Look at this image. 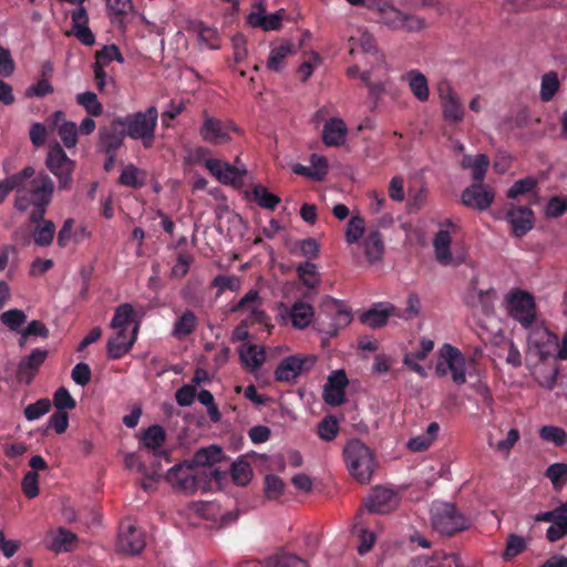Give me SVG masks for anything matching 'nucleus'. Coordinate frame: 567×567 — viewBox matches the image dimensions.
<instances>
[{
  "label": "nucleus",
  "instance_id": "f3484780",
  "mask_svg": "<svg viewBox=\"0 0 567 567\" xmlns=\"http://www.w3.org/2000/svg\"><path fill=\"white\" fill-rule=\"evenodd\" d=\"M399 502L400 497L393 489L378 486L370 494L365 507L371 513L386 514L395 509Z\"/></svg>",
  "mask_w": 567,
  "mask_h": 567
},
{
  "label": "nucleus",
  "instance_id": "7ed1b4c3",
  "mask_svg": "<svg viewBox=\"0 0 567 567\" xmlns=\"http://www.w3.org/2000/svg\"><path fill=\"white\" fill-rule=\"evenodd\" d=\"M431 524L434 530L445 536H453L470 527L468 518L453 503H433Z\"/></svg>",
  "mask_w": 567,
  "mask_h": 567
},
{
  "label": "nucleus",
  "instance_id": "423d86ee",
  "mask_svg": "<svg viewBox=\"0 0 567 567\" xmlns=\"http://www.w3.org/2000/svg\"><path fill=\"white\" fill-rule=\"evenodd\" d=\"M451 372L455 384L461 385L466 382V359L464 354L454 346L445 343L440 349V358L435 367V373L442 378Z\"/></svg>",
  "mask_w": 567,
  "mask_h": 567
},
{
  "label": "nucleus",
  "instance_id": "37998d69",
  "mask_svg": "<svg viewBox=\"0 0 567 567\" xmlns=\"http://www.w3.org/2000/svg\"><path fill=\"white\" fill-rule=\"evenodd\" d=\"M436 92L443 106H461L458 95L449 80H440L436 84Z\"/></svg>",
  "mask_w": 567,
  "mask_h": 567
},
{
  "label": "nucleus",
  "instance_id": "a19ab883",
  "mask_svg": "<svg viewBox=\"0 0 567 567\" xmlns=\"http://www.w3.org/2000/svg\"><path fill=\"white\" fill-rule=\"evenodd\" d=\"M425 561L426 567H462L458 554L436 553L430 558H419V561Z\"/></svg>",
  "mask_w": 567,
  "mask_h": 567
},
{
  "label": "nucleus",
  "instance_id": "79ce46f5",
  "mask_svg": "<svg viewBox=\"0 0 567 567\" xmlns=\"http://www.w3.org/2000/svg\"><path fill=\"white\" fill-rule=\"evenodd\" d=\"M299 280L308 288L313 289L320 282V276L317 266L310 261L300 264L297 267Z\"/></svg>",
  "mask_w": 567,
  "mask_h": 567
},
{
  "label": "nucleus",
  "instance_id": "9d476101",
  "mask_svg": "<svg viewBox=\"0 0 567 567\" xmlns=\"http://www.w3.org/2000/svg\"><path fill=\"white\" fill-rule=\"evenodd\" d=\"M239 128L229 121L210 117L205 114L204 123L199 130L202 138L213 145H223L230 141V133Z\"/></svg>",
  "mask_w": 567,
  "mask_h": 567
},
{
  "label": "nucleus",
  "instance_id": "a878e982",
  "mask_svg": "<svg viewBox=\"0 0 567 567\" xmlns=\"http://www.w3.org/2000/svg\"><path fill=\"white\" fill-rule=\"evenodd\" d=\"M198 323V318L194 311L187 309L175 320L172 336L177 340H184L196 331Z\"/></svg>",
  "mask_w": 567,
  "mask_h": 567
},
{
  "label": "nucleus",
  "instance_id": "4468645a",
  "mask_svg": "<svg viewBox=\"0 0 567 567\" xmlns=\"http://www.w3.org/2000/svg\"><path fill=\"white\" fill-rule=\"evenodd\" d=\"M461 198L464 206L483 212L494 202L495 193L483 183H473L463 190Z\"/></svg>",
  "mask_w": 567,
  "mask_h": 567
},
{
  "label": "nucleus",
  "instance_id": "680f3d73",
  "mask_svg": "<svg viewBox=\"0 0 567 567\" xmlns=\"http://www.w3.org/2000/svg\"><path fill=\"white\" fill-rule=\"evenodd\" d=\"M240 358L246 365L256 369L262 364L265 354L257 346H249L245 351H241Z\"/></svg>",
  "mask_w": 567,
  "mask_h": 567
},
{
  "label": "nucleus",
  "instance_id": "8fccbe9b",
  "mask_svg": "<svg viewBox=\"0 0 567 567\" xmlns=\"http://www.w3.org/2000/svg\"><path fill=\"white\" fill-rule=\"evenodd\" d=\"M539 436L546 442H553L556 446H563L567 443V433L564 429L545 425L539 430Z\"/></svg>",
  "mask_w": 567,
  "mask_h": 567
},
{
  "label": "nucleus",
  "instance_id": "a18cd8bd",
  "mask_svg": "<svg viewBox=\"0 0 567 567\" xmlns=\"http://www.w3.org/2000/svg\"><path fill=\"white\" fill-rule=\"evenodd\" d=\"M350 52L353 54L358 49H361L364 53H371L378 55L375 39L371 33L363 32L359 38H350Z\"/></svg>",
  "mask_w": 567,
  "mask_h": 567
},
{
  "label": "nucleus",
  "instance_id": "4d7b16f0",
  "mask_svg": "<svg viewBox=\"0 0 567 567\" xmlns=\"http://www.w3.org/2000/svg\"><path fill=\"white\" fill-rule=\"evenodd\" d=\"M53 404L56 411L73 410L76 406V401L70 394L69 390L64 386L59 388L53 394Z\"/></svg>",
  "mask_w": 567,
  "mask_h": 567
},
{
  "label": "nucleus",
  "instance_id": "13d9d810",
  "mask_svg": "<svg viewBox=\"0 0 567 567\" xmlns=\"http://www.w3.org/2000/svg\"><path fill=\"white\" fill-rule=\"evenodd\" d=\"M212 287L218 288L217 297L226 290L236 291L240 287V280L236 276L218 275L212 281Z\"/></svg>",
  "mask_w": 567,
  "mask_h": 567
},
{
  "label": "nucleus",
  "instance_id": "0eeeda50",
  "mask_svg": "<svg viewBox=\"0 0 567 567\" xmlns=\"http://www.w3.org/2000/svg\"><path fill=\"white\" fill-rule=\"evenodd\" d=\"M45 165L48 169L58 178L60 189H69L71 187L75 162L69 158L63 147L59 143H54L49 146Z\"/></svg>",
  "mask_w": 567,
  "mask_h": 567
},
{
  "label": "nucleus",
  "instance_id": "58836bf2",
  "mask_svg": "<svg viewBox=\"0 0 567 567\" xmlns=\"http://www.w3.org/2000/svg\"><path fill=\"white\" fill-rule=\"evenodd\" d=\"M35 174V169L32 166H27L22 171L17 174H13L6 179L11 185L13 190H16V195H21L25 192L29 184L32 181V177Z\"/></svg>",
  "mask_w": 567,
  "mask_h": 567
},
{
  "label": "nucleus",
  "instance_id": "dca6fc26",
  "mask_svg": "<svg viewBox=\"0 0 567 567\" xmlns=\"http://www.w3.org/2000/svg\"><path fill=\"white\" fill-rule=\"evenodd\" d=\"M146 545L145 534L131 523L122 524L117 540V547L121 551L128 555H138Z\"/></svg>",
  "mask_w": 567,
  "mask_h": 567
},
{
  "label": "nucleus",
  "instance_id": "9b49d317",
  "mask_svg": "<svg viewBox=\"0 0 567 567\" xmlns=\"http://www.w3.org/2000/svg\"><path fill=\"white\" fill-rule=\"evenodd\" d=\"M326 307L331 312V315H326V319L329 321L326 322V320H323L320 316L317 321V329L320 333H323L329 338H333L338 334L341 328L348 326L351 322L352 316L351 312L346 310L343 306L337 300H331V302Z\"/></svg>",
  "mask_w": 567,
  "mask_h": 567
},
{
  "label": "nucleus",
  "instance_id": "f03ea898",
  "mask_svg": "<svg viewBox=\"0 0 567 567\" xmlns=\"http://www.w3.org/2000/svg\"><path fill=\"white\" fill-rule=\"evenodd\" d=\"M157 109H146L145 112H136L124 117H117L126 136L132 140H140L144 148H151L155 140L157 126Z\"/></svg>",
  "mask_w": 567,
  "mask_h": 567
},
{
  "label": "nucleus",
  "instance_id": "c03bdc74",
  "mask_svg": "<svg viewBox=\"0 0 567 567\" xmlns=\"http://www.w3.org/2000/svg\"><path fill=\"white\" fill-rule=\"evenodd\" d=\"M538 186L537 178L533 176H528L526 178H522L516 181L511 188L507 190V197L511 199H515L520 195L529 194L536 190Z\"/></svg>",
  "mask_w": 567,
  "mask_h": 567
},
{
  "label": "nucleus",
  "instance_id": "473e14b6",
  "mask_svg": "<svg viewBox=\"0 0 567 567\" xmlns=\"http://www.w3.org/2000/svg\"><path fill=\"white\" fill-rule=\"evenodd\" d=\"M315 316V311L311 305L305 301H296L290 311V318L293 327L298 329L307 328Z\"/></svg>",
  "mask_w": 567,
  "mask_h": 567
},
{
  "label": "nucleus",
  "instance_id": "aec40b11",
  "mask_svg": "<svg viewBox=\"0 0 567 567\" xmlns=\"http://www.w3.org/2000/svg\"><path fill=\"white\" fill-rule=\"evenodd\" d=\"M206 168L223 184L237 185L241 182L244 171L219 159H207Z\"/></svg>",
  "mask_w": 567,
  "mask_h": 567
},
{
  "label": "nucleus",
  "instance_id": "e2e57ef3",
  "mask_svg": "<svg viewBox=\"0 0 567 567\" xmlns=\"http://www.w3.org/2000/svg\"><path fill=\"white\" fill-rule=\"evenodd\" d=\"M463 118V109H443V120L445 122L444 134L453 133L454 128Z\"/></svg>",
  "mask_w": 567,
  "mask_h": 567
},
{
  "label": "nucleus",
  "instance_id": "0e129e2a",
  "mask_svg": "<svg viewBox=\"0 0 567 567\" xmlns=\"http://www.w3.org/2000/svg\"><path fill=\"white\" fill-rule=\"evenodd\" d=\"M22 492L28 498H34L39 495V475L37 472L29 471L22 478Z\"/></svg>",
  "mask_w": 567,
  "mask_h": 567
},
{
  "label": "nucleus",
  "instance_id": "6e6d98bb",
  "mask_svg": "<svg viewBox=\"0 0 567 567\" xmlns=\"http://www.w3.org/2000/svg\"><path fill=\"white\" fill-rule=\"evenodd\" d=\"M51 405L52 402L49 399H39L24 408V416L28 421L38 420L50 411Z\"/></svg>",
  "mask_w": 567,
  "mask_h": 567
},
{
  "label": "nucleus",
  "instance_id": "5fc2aeb1",
  "mask_svg": "<svg viewBox=\"0 0 567 567\" xmlns=\"http://www.w3.org/2000/svg\"><path fill=\"white\" fill-rule=\"evenodd\" d=\"M365 221L361 216L350 218L346 229V240L348 244L357 243L364 234Z\"/></svg>",
  "mask_w": 567,
  "mask_h": 567
},
{
  "label": "nucleus",
  "instance_id": "864d4df0",
  "mask_svg": "<svg viewBox=\"0 0 567 567\" xmlns=\"http://www.w3.org/2000/svg\"><path fill=\"white\" fill-rule=\"evenodd\" d=\"M49 334H50L49 329L42 321L32 320L29 322L27 328L21 331L19 344L21 347H23L29 337H40V338L47 339L49 337Z\"/></svg>",
  "mask_w": 567,
  "mask_h": 567
},
{
  "label": "nucleus",
  "instance_id": "20e7f679",
  "mask_svg": "<svg viewBox=\"0 0 567 567\" xmlns=\"http://www.w3.org/2000/svg\"><path fill=\"white\" fill-rule=\"evenodd\" d=\"M505 307L511 318L525 329L533 326L537 317L535 298L528 291L513 289L505 296Z\"/></svg>",
  "mask_w": 567,
  "mask_h": 567
},
{
  "label": "nucleus",
  "instance_id": "39448f33",
  "mask_svg": "<svg viewBox=\"0 0 567 567\" xmlns=\"http://www.w3.org/2000/svg\"><path fill=\"white\" fill-rule=\"evenodd\" d=\"M53 192L54 183L48 174H34L25 192L21 195H16L14 207L20 212H25L31 204H38L41 200L51 203Z\"/></svg>",
  "mask_w": 567,
  "mask_h": 567
},
{
  "label": "nucleus",
  "instance_id": "bf43d9fd",
  "mask_svg": "<svg viewBox=\"0 0 567 567\" xmlns=\"http://www.w3.org/2000/svg\"><path fill=\"white\" fill-rule=\"evenodd\" d=\"M526 548V543L523 537L511 534L507 538L506 548L504 551V559L511 560L522 554Z\"/></svg>",
  "mask_w": 567,
  "mask_h": 567
},
{
  "label": "nucleus",
  "instance_id": "412c9836",
  "mask_svg": "<svg viewBox=\"0 0 567 567\" xmlns=\"http://www.w3.org/2000/svg\"><path fill=\"white\" fill-rule=\"evenodd\" d=\"M348 76L355 78L360 76L361 81L369 87V94L373 99V102L377 104L382 102L383 95L391 93V84L389 82H378L374 83L371 81V72L364 71L360 72L358 65H352L347 71Z\"/></svg>",
  "mask_w": 567,
  "mask_h": 567
},
{
  "label": "nucleus",
  "instance_id": "cd10ccee",
  "mask_svg": "<svg viewBox=\"0 0 567 567\" xmlns=\"http://www.w3.org/2000/svg\"><path fill=\"white\" fill-rule=\"evenodd\" d=\"M465 303L473 309L480 308L483 315L488 316L493 312L492 290L477 289L472 285Z\"/></svg>",
  "mask_w": 567,
  "mask_h": 567
},
{
  "label": "nucleus",
  "instance_id": "4be33fe9",
  "mask_svg": "<svg viewBox=\"0 0 567 567\" xmlns=\"http://www.w3.org/2000/svg\"><path fill=\"white\" fill-rule=\"evenodd\" d=\"M348 127L341 118L328 120L322 130V142L330 147H338L344 144Z\"/></svg>",
  "mask_w": 567,
  "mask_h": 567
},
{
  "label": "nucleus",
  "instance_id": "72a5a7b5",
  "mask_svg": "<svg viewBox=\"0 0 567 567\" xmlns=\"http://www.w3.org/2000/svg\"><path fill=\"white\" fill-rule=\"evenodd\" d=\"M146 173L145 171L136 167L133 164L126 165L120 177L118 184L130 188H141L145 185Z\"/></svg>",
  "mask_w": 567,
  "mask_h": 567
},
{
  "label": "nucleus",
  "instance_id": "2f4dec72",
  "mask_svg": "<svg viewBox=\"0 0 567 567\" xmlns=\"http://www.w3.org/2000/svg\"><path fill=\"white\" fill-rule=\"evenodd\" d=\"M451 243V234L445 229H441L433 239L435 257L441 265L446 266L452 261Z\"/></svg>",
  "mask_w": 567,
  "mask_h": 567
},
{
  "label": "nucleus",
  "instance_id": "c85d7f7f",
  "mask_svg": "<svg viewBox=\"0 0 567 567\" xmlns=\"http://www.w3.org/2000/svg\"><path fill=\"white\" fill-rule=\"evenodd\" d=\"M364 254L370 264L379 261L384 254V244L379 230L373 229L363 239Z\"/></svg>",
  "mask_w": 567,
  "mask_h": 567
},
{
  "label": "nucleus",
  "instance_id": "c756f323",
  "mask_svg": "<svg viewBox=\"0 0 567 567\" xmlns=\"http://www.w3.org/2000/svg\"><path fill=\"white\" fill-rule=\"evenodd\" d=\"M403 79L409 83L411 92L420 102H426L429 100V84L423 73L417 70H411L403 75Z\"/></svg>",
  "mask_w": 567,
  "mask_h": 567
},
{
  "label": "nucleus",
  "instance_id": "49530a36",
  "mask_svg": "<svg viewBox=\"0 0 567 567\" xmlns=\"http://www.w3.org/2000/svg\"><path fill=\"white\" fill-rule=\"evenodd\" d=\"M230 474L236 485H247L252 476V470L248 462L237 461L231 464Z\"/></svg>",
  "mask_w": 567,
  "mask_h": 567
},
{
  "label": "nucleus",
  "instance_id": "de8ad7c7",
  "mask_svg": "<svg viewBox=\"0 0 567 567\" xmlns=\"http://www.w3.org/2000/svg\"><path fill=\"white\" fill-rule=\"evenodd\" d=\"M559 89L557 73L548 72L543 75L540 85V97L544 102H549Z\"/></svg>",
  "mask_w": 567,
  "mask_h": 567
},
{
  "label": "nucleus",
  "instance_id": "bb28decb",
  "mask_svg": "<svg viewBox=\"0 0 567 567\" xmlns=\"http://www.w3.org/2000/svg\"><path fill=\"white\" fill-rule=\"evenodd\" d=\"M284 18H285V10L280 9L275 13H270V14L266 13L264 17L248 14L246 18V22L251 28H258L265 32L278 31L282 27Z\"/></svg>",
  "mask_w": 567,
  "mask_h": 567
},
{
  "label": "nucleus",
  "instance_id": "ea45409f",
  "mask_svg": "<svg viewBox=\"0 0 567 567\" xmlns=\"http://www.w3.org/2000/svg\"><path fill=\"white\" fill-rule=\"evenodd\" d=\"M254 200L265 209L275 210L278 204L281 202L280 198L270 193L265 186L256 185L251 190Z\"/></svg>",
  "mask_w": 567,
  "mask_h": 567
},
{
  "label": "nucleus",
  "instance_id": "338daca9",
  "mask_svg": "<svg viewBox=\"0 0 567 567\" xmlns=\"http://www.w3.org/2000/svg\"><path fill=\"white\" fill-rule=\"evenodd\" d=\"M472 166V176L474 183H483L487 168L489 166V158L485 154L475 156Z\"/></svg>",
  "mask_w": 567,
  "mask_h": 567
},
{
  "label": "nucleus",
  "instance_id": "6e6552de",
  "mask_svg": "<svg viewBox=\"0 0 567 567\" xmlns=\"http://www.w3.org/2000/svg\"><path fill=\"white\" fill-rule=\"evenodd\" d=\"M378 21L393 30H403L406 32H417L425 28L423 18L408 14L396 9L392 4L383 10Z\"/></svg>",
  "mask_w": 567,
  "mask_h": 567
},
{
  "label": "nucleus",
  "instance_id": "774afa93",
  "mask_svg": "<svg viewBox=\"0 0 567 567\" xmlns=\"http://www.w3.org/2000/svg\"><path fill=\"white\" fill-rule=\"evenodd\" d=\"M565 516H567V502L557 506L553 511L537 514L535 516V522H549L551 525H556V523L561 520Z\"/></svg>",
  "mask_w": 567,
  "mask_h": 567
},
{
  "label": "nucleus",
  "instance_id": "69168bd1",
  "mask_svg": "<svg viewBox=\"0 0 567 567\" xmlns=\"http://www.w3.org/2000/svg\"><path fill=\"white\" fill-rule=\"evenodd\" d=\"M284 482L277 475L270 474L265 478V494L267 498L276 499L284 493Z\"/></svg>",
  "mask_w": 567,
  "mask_h": 567
},
{
  "label": "nucleus",
  "instance_id": "3c124183",
  "mask_svg": "<svg viewBox=\"0 0 567 567\" xmlns=\"http://www.w3.org/2000/svg\"><path fill=\"white\" fill-rule=\"evenodd\" d=\"M338 432V420L333 415H328L318 423V435L326 442L334 440Z\"/></svg>",
  "mask_w": 567,
  "mask_h": 567
},
{
  "label": "nucleus",
  "instance_id": "f704fd0d",
  "mask_svg": "<svg viewBox=\"0 0 567 567\" xmlns=\"http://www.w3.org/2000/svg\"><path fill=\"white\" fill-rule=\"evenodd\" d=\"M262 567H308V563L296 555L280 553L266 558Z\"/></svg>",
  "mask_w": 567,
  "mask_h": 567
},
{
  "label": "nucleus",
  "instance_id": "e433bc0d",
  "mask_svg": "<svg viewBox=\"0 0 567 567\" xmlns=\"http://www.w3.org/2000/svg\"><path fill=\"white\" fill-rule=\"evenodd\" d=\"M134 309L130 303L120 305L114 312L113 319L111 321V328L116 330H124L127 332L128 327L134 321Z\"/></svg>",
  "mask_w": 567,
  "mask_h": 567
},
{
  "label": "nucleus",
  "instance_id": "5701e85b",
  "mask_svg": "<svg viewBox=\"0 0 567 567\" xmlns=\"http://www.w3.org/2000/svg\"><path fill=\"white\" fill-rule=\"evenodd\" d=\"M48 355V351L43 349H34L31 351V353L23 358L18 367V377L19 379L23 380L25 379L27 382H30L38 369L42 365V363L45 361Z\"/></svg>",
  "mask_w": 567,
  "mask_h": 567
},
{
  "label": "nucleus",
  "instance_id": "f8f14e48",
  "mask_svg": "<svg viewBox=\"0 0 567 567\" xmlns=\"http://www.w3.org/2000/svg\"><path fill=\"white\" fill-rule=\"evenodd\" d=\"M315 361L313 357H287L276 368L275 378L280 382H295L303 371L313 367Z\"/></svg>",
  "mask_w": 567,
  "mask_h": 567
},
{
  "label": "nucleus",
  "instance_id": "ddd939ff",
  "mask_svg": "<svg viewBox=\"0 0 567 567\" xmlns=\"http://www.w3.org/2000/svg\"><path fill=\"white\" fill-rule=\"evenodd\" d=\"M125 137L122 122L115 117L110 125L100 128L97 147L103 153L117 154L124 145Z\"/></svg>",
  "mask_w": 567,
  "mask_h": 567
},
{
  "label": "nucleus",
  "instance_id": "f257e3e1",
  "mask_svg": "<svg viewBox=\"0 0 567 567\" xmlns=\"http://www.w3.org/2000/svg\"><path fill=\"white\" fill-rule=\"evenodd\" d=\"M343 456L351 476L361 484L371 481L374 468V457L370 447L360 440L352 439L346 444Z\"/></svg>",
  "mask_w": 567,
  "mask_h": 567
},
{
  "label": "nucleus",
  "instance_id": "052dcab7",
  "mask_svg": "<svg viewBox=\"0 0 567 567\" xmlns=\"http://www.w3.org/2000/svg\"><path fill=\"white\" fill-rule=\"evenodd\" d=\"M198 39L208 49L216 50L220 47L219 33L214 28L200 25L198 29Z\"/></svg>",
  "mask_w": 567,
  "mask_h": 567
},
{
  "label": "nucleus",
  "instance_id": "393cba45",
  "mask_svg": "<svg viewBox=\"0 0 567 567\" xmlns=\"http://www.w3.org/2000/svg\"><path fill=\"white\" fill-rule=\"evenodd\" d=\"M137 324L133 329V337L128 339L127 332L124 330H117L116 334L112 338H110L107 342V355L111 359H121L123 355H125L132 348L135 334L137 332Z\"/></svg>",
  "mask_w": 567,
  "mask_h": 567
},
{
  "label": "nucleus",
  "instance_id": "1a4fd4ad",
  "mask_svg": "<svg viewBox=\"0 0 567 567\" xmlns=\"http://www.w3.org/2000/svg\"><path fill=\"white\" fill-rule=\"evenodd\" d=\"M166 480L175 487L187 493L202 488L200 468H195L188 461L176 464L168 470Z\"/></svg>",
  "mask_w": 567,
  "mask_h": 567
},
{
  "label": "nucleus",
  "instance_id": "a211bd4d",
  "mask_svg": "<svg viewBox=\"0 0 567 567\" xmlns=\"http://www.w3.org/2000/svg\"><path fill=\"white\" fill-rule=\"evenodd\" d=\"M506 220L512 226L515 237H523L534 227V212L527 206L511 208L506 214Z\"/></svg>",
  "mask_w": 567,
  "mask_h": 567
},
{
  "label": "nucleus",
  "instance_id": "b1692460",
  "mask_svg": "<svg viewBox=\"0 0 567 567\" xmlns=\"http://www.w3.org/2000/svg\"><path fill=\"white\" fill-rule=\"evenodd\" d=\"M296 52L297 48L295 43L289 40H281L279 44L271 47L267 68L276 72L281 71L285 68L286 59Z\"/></svg>",
  "mask_w": 567,
  "mask_h": 567
},
{
  "label": "nucleus",
  "instance_id": "7c9ffc66",
  "mask_svg": "<svg viewBox=\"0 0 567 567\" xmlns=\"http://www.w3.org/2000/svg\"><path fill=\"white\" fill-rule=\"evenodd\" d=\"M223 457V451L220 447L212 445L209 447L199 449L193 456L192 461H188L195 468H208L215 463H218Z\"/></svg>",
  "mask_w": 567,
  "mask_h": 567
},
{
  "label": "nucleus",
  "instance_id": "2eb2a0df",
  "mask_svg": "<svg viewBox=\"0 0 567 567\" xmlns=\"http://www.w3.org/2000/svg\"><path fill=\"white\" fill-rule=\"evenodd\" d=\"M120 63L124 62L123 54L115 44L104 45L101 50L95 53V62L93 64L94 80L96 87L102 91L106 85V73L104 68L107 66L112 61Z\"/></svg>",
  "mask_w": 567,
  "mask_h": 567
},
{
  "label": "nucleus",
  "instance_id": "09e8293b",
  "mask_svg": "<svg viewBox=\"0 0 567 567\" xmlns=\"http://www.w3.org/2000/svg\"><path fill=\"white\" fill-rule=\"evenodd\" d=\"M78 126L74 122L63 121L58 126V135L66 148L75 147L78 143Z\"/></svg>",
  "mask_w": 567,
  "mask_h": 567
},
{
  "label": "nucleus",
  "instance_id": "603ef678",
  "mask_svg": "<svg viewBox=\"0 0 567 567\" xmlns=\"http://www.w3.org/2000/svg\"><path fill=\"white\" fill-rule=\"evenodd\" d=\"M0 321L11 331H19L25 323L27 316L20 309H10L0 316Z\"/></svg>",
  "mask_w": 567,
  "mask_h": 567
},
{
  "label": "nucleus",
  "instance_id": "4c0bfd02",
  "mask_svg": "<svg viewBox=\"0 0 567 567\" xmlns=\"http://www.w3.org/2000/svg\"><path fill=\"white\" fill-rule=\"evenodd\" d=\"M55 235V225L52 220H47L34 226L32 238L37 246L48 247L52 244Z\"/></svg>",
  "mask_w": 567,
  "mask_h": 567
},
{
  "label": "nucleus",
  "instance_id": "6ab92c4d",
  "mask_svg": "<svg viewBox=\"0 0 567 567\" xmlns=\"http://www.w3.org/2000/svg\"><path fill=\"white\" fill-rule=\"evenodd\" d=\"M395 307L389 302H377L363 312L360 320L363 324L378 329L386 324L389 318L395 315Z\"/></svg>",
  "mask_w": 567,
  "mask_h": 567
},
{
  "label": "nucleus",
  "instance_id": "c9c22d12",
  "mask_svg": "<svg viewBox=\"0 0 567 567\" xmlns=\"http://www.w3.org/2000/svg\"><path fill=\"white\" fill-rule=\"evenodd\" d=\"M166 441V432L161 425L148 426L142 436V444L147 450L157 451Z\"/></svg>",
  "mask_w": 567,
  "mask_h": 567
}]
</instances>
